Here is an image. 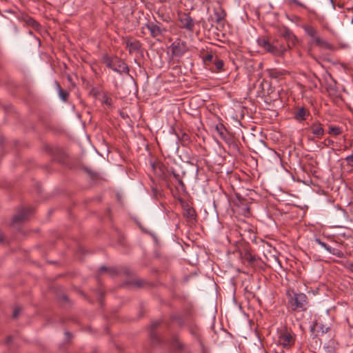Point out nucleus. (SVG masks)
Returning <instances> with one entry per match:
<instances>
[{
  "instance_id": "nucleus-20",
  "label": "nucleus",
  "mask_w": 353,
  "mask_h": 353,
  "mask_svg": "<svg viewBox=\"0 0 353 353\" xmlns=\"http://www.w3.org/2000/svg\"><path fill=\"white\" fill-rule=\"evenodd\" d=\"M331 254L339 258H343L344 256V253L339 249L335 248H332Z\"/></svg>"
},
{
  "instance_id": "nucleus-15",
  "label": "nucleus",
  "mask_w": 353,
  "mask_h": 353,
  "mask_svg": "<svg viewBox=\"0 0 353 353\" xmlns=\"http://www.w3.org/2000/svg\"><path fill=\"white\" fill-rule=\"evenodd\" d=\"M309 114V112L304 108H301L298 110L295 114V119L298 121H303L306 119V117Z\"/></svg>"
},
{
  "instance_id": "nucleus-22",
  "label": "nucleus",
  "mask_w": 353,
  "mask_h": 353,
  "mask_svg": "<svg viewBox=\"0 0 353 353\" xmlns=\"http://www.w3.org/2000/svg\"><path fill=\"white\" fill-rule=\"evenodd\" d=\"M345 161L347 162V165L350 167H353V151L352 153L345 158Z\"/></svg>"
},
{
  "instance_id": "nucleus-13",
  "label": "nucleus",
  "mask_w": 353,
  "mask_h": 353,
  "mask_svg": "<svg viewBox=\"0 0 353 353\" xmlns=\"http://www.w3.org/2000/svg\"><path fill=\"white\" fill-rule=\"evenodd\" d=\"M303 29L304 30L305 32L308 35L311 39V41L310 43L311 44L316 38L319 37L317 30L310 25H304L303 26Z\"/></svg>"
},
{
  "instance_id": "nucleus-24",
  "label": "nucleus",
  "mask_w": 353,
  "mask_h": 353,
  "mask_svg": "<svg viewBox=\"0 0 353 353\" xmlns=\"http://www.w3.org/2000/svg\"><path fill=\"white\" fill-rule=\"evenodd\" d=\"M341 129L339 127H331L330 128L329 133L333 134L334 135H338L341 133Z\"/></svg>"
},
{
  "instance_id": "nucleus-34",
  "label": "nucleus",
  "mask_w": 353,
  "mask_h": 353,
  "mask_svg": "<svg viewBox=\"0 0 353 353\" xmlns=\"http://www.w3.org/2000/svg\"><path fill=\"white\" fill-rule=\"evenodd\" d=\"M188 214H189L190 216H192V210H190H190H188Z\"/></svg>"
},
{
  "instance_id": "nucleus-26",
  "label": "nucleus",
  "mask_w": 353,
  "mask_h": 353,
  "mask_svg": "<svg viewBox=\"0 0 353 353\" xmlns=\"http://www.w3.org/2000/svg\"><path fill=\"white\" fill-rule=\"evenodd\" d=\"M314 241L318 244L319 245L321 248L325 249L326 247L328 245L327 243H325V242L322 241L319 238H315L314 239Z\"/></svg>"
},
{
  "instance_id": "nucleus-21",
  "label": "nucleus",
  "mask_w": 353,
  "mask_h": 353,
  "mask_svg": "<svg viewBox=\"0 0 353 353\" xmlns=\"http://www.w3.org/2000/svg\"><path fill=\"white\" fill-rule=\"evenodd\" d=\"M214 65L216 67V71L219 72L223 67V61L221 59H216L214 61Z\"/></svg>"
},
{
  "instance_id": "nucleus-11",
  "label": "nucleus",
  "mask_w": 353,
  "mask_h": 353,
  "mask_svg": "<svg viewBox=\"0 0 353 353\" xmlns=\"http://www.w3.org/2000/svg\"><path fill=\"white\" fill-rule=\"evenodd\" d=\"M310 130L311 132L316 137L320 139L325 133L324 128L319 122H315L312 123Z\"/></svg>"
},
{
  "instance_id": "nucleus-19",
  "label": "nucleus",
  "mask_w": 353,
  "mask_h": 353,
  "mask_svg": "<svg viewBox=\"0 0 353 353\" xmlns=\"http://www.w3.org/2000/svg\"><path fill=\"white\" fill-rule=\"evenodd\" d=\"M215 130L221 138L225 139V135L223 132L224 126L223 125V124L217 125L215 128Z\"/></svg>"
},
{
  "instance_id": "nucleus-33",
  "label": "nucleus",
  "mask_w": 353,
  "mask_h": 353,
  "mask_svg": "<svg viewBox=\"0 0 353 353\" xmlns=\"http://www.w3.org/2000/svg\"><path fill=\"white\" fill-rule=\"evenodd\" d=\"M18 314H19V310H15L14 311V313H13V316H14V318H16V317L18 316Z\"/></svg>"
},
{
  "instance_id": "nucleus-37",
  "label": "nucleus",
  "mask_w": 353,
  "mask_h": 353,
  "mask_svg": "<svg viewBox=\"0 0 353 353\" xmlns=\"http://www.w3.org/2000/svg\"><path fill=\"white\" fill-rule=\"evenodd\" d=\"M327 141H328L329 143H333V141L332 140H330V139H327Z\"/></svg>"
},
{
  "instance_id": "nucleus-25",
  "label": "nucleus",
  "mask_w": 353,
  "mask_h": 353,
  "mask_svg": "<svg viewBox=\"0 0 353 353\" xmlns=\"http://www.w3.org/2000/svg\"><path fill=\"white\" fill-rule=\"evenodd\" d=\"M319 330L321 334H326L330 330V327L321 324L319 327Z\"/></svg>"
},
{
  "instance_id": "nucleus-29",
  "label": "nucleus",
  "mask_w": 353,
  "mask_h": 353,
  "mask_svg": "<svg viewBox=\"0 0 353 353\" xmlns=\"http://www.w3.org/2000/svg\"><path fill=\"white\" fill-rule=\"evenodd\" d=\"M213 58H214L213 55L210 54H209L206 56V60L210 61H212Z\"/></svg>"
},
{
  "instance_id": "nucleus-8",
  "label": "nucleus",
  "mask_w": 353,
  "mask_h": 353,
  "mask_svg": "<svg viewBox=\"0 0 353 353\" xmlns=\"http://www.w3.org/2000/svg\"><path fill=\"white\" fill-rule=\"evenodd\" d=\"M32 210L29 208H23L19 210L16 215L14 216L12 219V224L22 222L26 220L28 216L32 213Z\"/></svg>"
},
{
  "instance_id": "nucleus-3",
  "label": "nucleus",
  "mask_w": 353,
  "mask_h": 353,
  "mask_svg": "<svg viewBox=\"0 0 353 353\" xmlns=\"http://www.w3.org/2000/svg\"><path fill=\"white\" fill-rule=\"evenodd\" d=\"M257 43L259 45V46L262 47L266 52L274 56L281 57L287 50L285 46H275L271 43L270 41L265 37L259 38L257 40Z\"/></svg>"
},
{
  "instance_id": "nucleus-10",
  "label": "nucleus",
  "mask_w": 353,
  "mask_h": 353,
  "mask_svg": "<svg viewBox=\"0 0 353 353\" xmlns=\"http://www.w3.org/2000/svg\"><path fill=\"white\" fill-rule=\"evenodd\" d=\"M213 12L214 18L212 19L217 23L223 21L226 16L225 11L219 5L214 8Z\"/></svg>"
},
{
  "instance_id": "nucleus-17",
  "label": "nucleus",
  "mask_w": 353,
  "mask_h": 353,
  "mask_svg": "<svg viewBox=\"0 0 353 353\" xmlns=\"http://www.w3.org/2000/svg\"><path fill=\"white\" fill-rule=\"evenodd\" d=\"M283 1L288 6H299V7H301L303 8H307V6L299 0H283Z\"/></svg>"
},
{
  "instance_id": "nucleus-9",
  "label": "nucleus",
  "mask_w": 353,
  "mask_h": 353,
  "mask_svg": "<svg viewBox=\"0 0 353 353\" xmlns=\"http://www.w3.org/2000/svg\"><path fill=\"white\" fill-rule=\"evenodd\" d=\"M180 22L181 27L188 31H192L194 27V23L192 17L187 14H183L180 17Z\"/></svg>"
},
{
  "instance_id": "nucleus-6",
  "label": "nucleus",
  "mask_w": 353,
  "mask_h": 353,
  "mask_svg": "<svg viewBox=\"0 0 353 353\" xmlns=\"http://www.w3.org/2000/svg\"><path fill=\"white\" fill-rule=\"evenodd\" d=\"M172 54L175 57H181L187 51V48L184 42L181 40L175 41L171 45Z\"/></svg>"
},
{
  "instance_id": "nucleus-12",
  "label": "nucleus",
  "mask_w": 353,
  "mask_h": 353,
  "mask_svg": "<svg viewBox=\"0 0 353 353\" xmlns=\"http://www.w3.org/2000/svg\"><path fill=\"white\" fill-rule=\"evenodd\" d=\"M126 48L130 54L139 52L141 50V43L138 41L127 40L125 42Z\"/></svg>"
},
{
  "instance_id": "nucleus-35",
  "label": "nucleus",
  "mask_w": 353,
  "mask_h": 353,
  "mask_svg": "<svg viewBox=\"0 0 353 353\" xmlns=\"http://www.w3.org/2000/svg\"><path fill=\"white\" fill-rule=\"evenodd\" d=\"M106 270V268L104 266L101 267L100 271H105Z\"/></svg>"
},
{
  "instance_id": "nucleus-40",
  "label": "nucleus",
  "mask_w": 353,
  "mask_h": 353,
  "mask_svg": "<svg viewBox=\"0 0 353 353\" xmlns=\"http://www.w3.org/2000/svg\"><path fill=\"white\" fill-rule=\"evenodd\" d=\"M351 23H353V17H352V19L351 20Z\"/></svg>"
},
{
  "instance_id": "nucleus-2",
  "label": "nucleus",
  "mask_w": 353,
  "mask_h": 353,
  "mask_svg": "<svg viewBox=\"0 0 353 353\" xmlns=\"http://www.w3.org/2000/svg\"><path fill=\"white\" fill-rule=\"evenodd\" d=\"M296 340V335L291 329L282 327L277 330L276 342L279 347L290 350L295 344Z\"/></svg>"
},
{
  "instance_id": "nucleus-16",
  "label": "nucleus",
  "mask_w": 353,
  "mask_h": 353,
  "mask_svg": "<svg viewBox=\"0 0 353 353\" xmlns=\"http://www.w3.org/2000/svg\"><path fill=\"white\" fill-rule=\"evenodd\" d=\"M100 101L108 107H112V100L106 93L102 94Z\"/></svg>"
},
{
  "instance_id": "nucleus-41",
  "label": "nucleus",
  "mask_w": 353,
  "mask_h": 353,
  "mask_svg": "<svg viewBox=\"0 0 353 353\" xmlns=\"http://www.w3.org/2000/svg\"><path fill=\"white\" fill-rule=\"evenodd\" d=\"M330 1H331V2H332V3L333 2V1H332V0H330Z\"/></svg>"
},
{
  "instance_id": "nucleus-30",
  "label": "nucleus",
  "mask_w": 353,
  "mask_h": 353,
  "mask_svg": "<svg viewBox=\"0 0 353 353\" xmlns=\"http://www.w3.org/2000/svg\"><path fill=\"white\" fill-rule=\"evenodd\" d=\"M333 248H332L331 246H330L329 245L326 247V248L325 249L328 253L331 254L332 252V250Z\"/></svg>"
},
{
  "instance_id": "nucleus-14",
  "label": "nucleus",
  "mask_w": 353,
  "mask_h": 353,
  "mask_svg": "<svg viewBox=\"0 0 353 353\" xmlns=\"http://www.w3.org/2000/svg\"><path fill=\"white\" fill-rule=\"evenodd\" d=\"M311 44H314L323 48H330V44L325 39L321 38L319 36L316 38Z\"/></svg>"
},
{
  "instance_id": "nucleus-5",
  "label": "nucleus",
  "mask_w": 353,
  "mask_h": 353,
  "mask_svg": "<svg viewBox=\"0 0 353 353\" xmlns=\"http://www.w3.org/2000/svg\"><path fill=\"white\" fill-rule=\"evenodd\" d=\"M281 35L285 39L290 48L296 44L297 38L288 28L284 27L281 30Z\"/></svg>"
},
{
  "instance_id": "nucleus-18",
  "label": "nucleus",
  "mask_w": 353,
  "mask_h": 353,
  "mask_svg": "<svg viewBox=\"0 0 353 353\" xmlns=\"http://www.w3.org/2000/svg\"><path fill=\"white\" fill-rule=\"evenodd\" d=\"M242 259L244 261H247L249 263H254L255 261H256V258L254 256H253L252 254H250V252H245L243 256H242Z\"/></svg>"
},
{
  "instance_id": "nucleus-27",
  "label": "nucleus",
  "mask_w": 353,
  "mask_h": 353,
  "mask_svg": "<svg viewBox=\"0 0 353 353\" xmlns=\"http://www.w3.org/2000/svg\"><path fill=\"white\" fill-rule=\"evenodd\" d=\"M345 266L349 269L350 270H351L352 272H353V262L352 261H347L345 263Z\"/></svg>"
},
{
  "instance_id": "nucleus-1",
  "label": "nucleus",
  "mask_w": 353,
  "mask_h": 353,
  "mask_svg": "<svg viewBox=\"0 0 353 353\" xmlns=\"http://www.w3.org/2000/svg\"><path fill=\"white\" fill-rule=\"evenodd\" d=\"M288 307L293 312H305L307 310L309 302L306 294L302 292H295L288 290Z\"/></svg>"
},
{
  "instance_id": "nucleus-7",
  "label": "nucleus",
  "mask_w": 353,
  "mask_h": 353,
  "mask_svg": "<svg viewBox=\"0 0 353 353\" xmlns=\"http://www.w3.org/2000/svg\"><path fill=\"white\" fill-rule=\"evenodd\" d=\"M147 28L149 30L150 34L152 37H157L163 32H166V29L162 28L159 23L151 22L146 25Z\"/></svg>"
},
{
  "instance_id": "nucleus-38",
  "label": "nucleus",
  "mask_w": 353,
  "mask_h": 353,
  "mask_svg": "<svg viewBox=\"0 0 353 353\" xmlns=\"http://www.w3.org/2000/svg\"><path fill=\"white\" fill-rule=\"evenodd\" d=\"M180 184L183 185V181L181 180H179Z\"/></svg>"
},
{
  "instance_id": "nucleus-28",
  "label": "nucleus",
  "mask_w": 353,
  "mask_h": 353,
  "mask_svg": "<svg viewBox=\"0 0 353 353\" xmlns=\"http://www.w3.org/2000/svg\"><path fill=\"white\" fill-rule=\"evenodd\" d=\"M269 74L272 77L277 78L279 77V72L276 71V70H270L269 72Z\"/></svg>"
},
{
  "instance_id": "nucleus-39",
  "label": "nucleus",
  "mask_w": 353,
  "mask_h": 353,
  "mask_svg": "<svg viewBox=\"0 0 353 353\" xmlns=\"http://www.w3.org/2000/svg\"><path fill=\"white\" fill-rule=\"evenodd\" d=\"M10 341H11V338H10V337H9V338L8 339V342H10Z\"/></svg>"
},
{
  "instance_id": "nucleus-31",
  "label": "nucleus",
  "mask_w": 353,
  "mask_h": 353,
  "mask_svg": "<svg viewBox=\"0 0 353 353\" xmlns=\"http://www.w3.org/2000/svg\"><path fill=\"white\" fill-rule=\"evenodd\" d=\"M54 83H55V85H56V89L57 90L58 92L60 90H62L61 88V85H59V83L57 81H55Z\"/></svg>"
},
{
  "instance_id": "nucleus-23",
  "label": "nucleus",
  "mask_w": 353,
  "mask_h": 353,
  "mask_svg": "<svg viewBox=\"0 0 353 353\" xmlns=\"http://www.w3.org/2000/svg\"><path fill=\"white\" fill-rule=\"evenodd\" d=\"M59 97L63 101H65L68 97V93L67 91H63V90H60L59 91Z\"/></svg>"
},
{
  "instance_id": "nucleus-4",
  "label": "nucleus",
  "mask_w": 353,
  "mask_h": 353,
  "mask_svg": "<svg viewBox=\"0 0 353 353\" xmlns=\"http://www.w3.org/2000/svg\"><path fill=\"white\" fill-rule=\"evenodd\" d=\"M106 65L108 68L120 74L123 73L128 74L129 72V68L127 64L118 57L109 59L106 61Z\"/></svg>"
},
{
  "instance_id": "nucleus-32",
  "label": "nucleus",
  "mask_w": 353,
  "mask_h": 353,
  "mask_svg": "<svg viewBox=\"0 0 353 353\" xmlns=\"http://www.w3.org/2000/svg\"><path fill=\"white\" fill-rule=\"evenodd\" d=\"M29 23L32 26H37V23L34 21H33L32 19H30L29 21Z\"/></svg>"
},
{
  "instance_id": "nucleus-36",
  "label": "nucleus",
  "mask_w": 353,
  "mask_h": 353,
  "mask_svg": "<svg viewBox=\"0 0 353 353\" xmlns=\"http://www.w3.org/2000/svg\"><path fill=\"white\" fill-rule=\"evenodd\" d=\"M159 324V323H156L155 324H152V326L154 327H157V325Z\"/></svg>"
}]
</instances>
